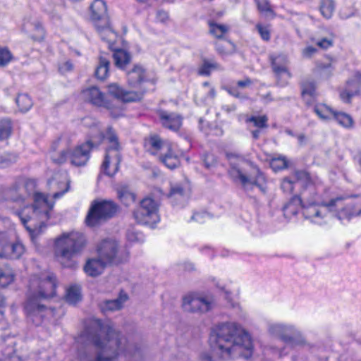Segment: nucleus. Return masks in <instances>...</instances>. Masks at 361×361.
Returning <instances> with one entry per match:
<instances>
[{
	"label": "nucleus",
	"instance_id": "obj_1",
	"mask_svg": "<svg viewBox=\"0 0 361 361\" xmlns=\"http://www.w3.org/2000/svg\"><path fill=\"white\" fill-rule=\"evenodd\" d=\"M82 336L87 338L94 349L82 353L79 361H117L121 356H134L137 350L119 331L97 319L87 322Z\"/></svg>",
	"mask_w": 361,
	"mask_h": 361
},
{
	"label": "nucleus",
	"instance_id": "obj_2",
	"mask_svg": "<svg viewBox=\"0 0 361 361\" xmlns=\"http://www.w3.org/2000/svg\"><path fill=\"white\" fill-rule=\"evenodd\" d=\"M213 351L224 360L242 356L250 357L252 343L249 334L236 323H222L210 336Z\"/></svg>",
	"mask_w": 361,
	"mask_h": 361
},
{
	"label": "nucleus",
	"instance_id": "obj_3",
	"mask_svg": "<svg viewBox=\"0 0 361 361\" xmlns=\"http://www.w3.org/2000/svg\"><path fill=\"white\" fill-rule=\"evenodd\" d=\"M87 244L85 235L80 232L64 233L56 240L55 255L64 268L75 269L78 267L76 259Z\"/></svg>",
	"mask_w": 361,
	"mask_h": 361
},
{
	"label": "nucleus",
	"instance_id": "obj_4",
	"mask_svg": "<svg viewBox=\"0 0 361 361\" xmlns=\"http://www.w3.org/2000/svg\"><path fill=\"white\" fill-rule=\"evenodd\" d=\"M230 177L239 180L245 188L250 185H255L263 192H267L265 178L259 169L251 162L231 163L228 170Z\"/></svg>",
	"mask_w": 361,
	"mask_h": 361
},
{
	"label": "nucleus",
	"instance_id": "obj_5",
	"mask_svg": "<svg viewBox=\"0 0 361 361\" xmlns=\"http://www.w3.org/2000/svg\"><path fill=\"white\" fill-rule=\"evenodd\" d=\"M97 256L107 266L118 265L128 260V253L114 238H107L97 245Z\"/></svg>",
	"mask_w": 361,
	"mask_h": 361
},
{
	"label": "nucleus",
	"instance_id": "obj_6",
	"mask_svg": "<svg viewBox=\"0 0 361 361\" xmlns=\"http://www.w3.org/2000/svg\"><path fill=\"white\" fill-rule=\"evenodd\" d=\"M268 332L291 347L309 345L303 334L293 325L271 323L268 326Z\"/></svg>",
	"mask_w": 361,
	"mask_h": 361
},
{
	"label": "nucleus",
	"instance_id": "obj_7",
	"mask_svg": "<svg viewBox=\"0 0 361 361\" xmlns=\"http://www.w3.org/2000/svg\"><path fill=\"white\" fill-rule=\"evenodd\" d=\"M118 206L112 201L93 202L85 218L89 227H96L105 223L116 213Z\"/></svg>",
	"mask_w": 361,
	"mask_h": 361
},
{
	"label": "nucleus",
	"instance_id": "obj_8",
	"mask_svg": "<svg viewBox=\"0 0 361 361\" xmlns=\"http://www.w3.org/2000/svg\"><path fill=\"white\" fill-rule=\"evenodd\" d=\"M151 152L153 154L159 153V159L167 168L173 169L180 165L178 156L173 151L172 145L165 143L159 136L154 135L149 138Z\"/></svg>",
	"mask_w": 361,
	"mask_h": 361
},
{
	"label": "nucleus",
	"instance_id": "obj_9",
	"mask_svg": "<svg viewBox=\"0 0 361 361\" xmlns=\"http://www.w3.org/2000/svg\"><path fill=\"white\" fill-rule=\"evenodd\" d=\"M159 204L151 197L142 200L139 207L134 211L133 216L139 224L153 226L159 221Z\"/></svg>",
	"mask_w": 361,
	"mask_h": 361
},
{
	"label": "nucleus",
	"instance_id": "obj_10",
	"mask_svg": "<svg viewBox=\"0 0 361 361\" xmlns=\"http://www.w3.org/2000/svg\"><path fill=\"white\" fill-rule=\"evenodd\" d=\"M271 66L276 78V85L280 87H286L289 84L292 78V73L287 66L289 63L286 56L279 55L270 56Z\"/></svg>",
	"mask_w": 361,
	"mask_h": 361
},
{
	"label": "nucleus",
	"instance_id": "obj_11",
	"mask_svg": "<svg viewBox=\"0 0 361 361\" xmlns=\"http://www.w3.org/2000/svg\"><path fill=\"white\" fill-rule=\"evenodd\" d=\"M37 285V294L40 298H49L55 295L56 277L53 274H43L40 277L35 276L31 286L35 288Z\"/></svg>",
	"mask_w": 361,
	"mask_h": 361
},
{
	"label": "nucleus",
	"instance_id": "obj_12",
	"mask_svg": "<svg viewBox=\"0 0 361 361\" xmlns=\"http://www.w3.org/2000/svg\"><path fill=\"white\" fill-rule=\"evenodd\" d=\"M104 138L108 141L109 146L106 149V162L104 166L107 165L110 159L116 169V166L119 161H121V155L120 153L121 146L118 142V137L111 127L107 128Z\"/></svg>",
	"mask_w": 361,
	"mask_h": 361
},
{
	"label": "nucleus",
	"instance_id": "obj_13",
	"mask_svg": "<svg viewBox=\"0 0 361 361\" xmlns=\"http://www.w3.org/2000/svg\"><path fill=\"white\" fill-rule=\"evenodd\" d=\"M182 307L188 312L204 314L212 308V303L207 298L188 295L183 298Z\"/></svg>",
	"mask_w": 361,
	"mask_h": 361
},
{
	"label": "nucleus",
	"instance_id": "obj_14",
	"mask_svg": "<svg viewBox=\"0 0 361 361\" xmlns=\"http://www.w3.org/2000/svg\"><path fill=\"white\" fill-rule=\"evenodd\" d=\"M108 92L117 99L124 102H133L140 100L145 91H126L117 83H111L108 85Z\"/></svg>",
	"mask_w": 361,
	"mask_h": 361
},
{
	"label": "nucleus",
	"instance_id": "obj_15",
	"mask_svg": "<svg viewBox=\"0 0 361 361\" xmlns=\"http://www.w3.org/2000/svg\"><path fill=\"white\" fill-rule=\"evenodd\" d=\"M92 140H87L85 143L77 147L70 154L71 163L76 166H81L86 164L90 158V150L99 145Z\"/></svg>",
	"mask_w": 361,
	"mask_h": 361
},
{
	"label": "nucleus",
	"instance_id": "obj_16",
	"mask_svg": "<svg viewBox=\"0 0 361 361\" xmlns=\"http://www.w3.org/2000/svg\"><path fill=\"white\" fill-rule=\"evenodd\" d=\"M83 99L97 106L111 109V104L106 99L104 94L96 86H92L82 90Z\"/></svg>",
	"mask_w": 361,
	"mask_h": 361
},
{
	"label": "nucleus",
	"instance_id": "obj_17",
	"mask_svg": "<svg viewBox=\"0 0 361 361\" xmlns=\"http://www.w3.org/2000/svg\"><path fill=\"white\" fill-rule=\"evenodd\" d=\"M53 205L50 204L47 197L42 193L35 192L34 195V202L32 206L33 214L40 219H49V211Z\"/></svg>",
	"mask_w": 361,
	"mask_h": 361
},
{
	"label": "nucleus",
	"instance_id": "obj_18",
	"mask_svg": "<svg viewBox=\"0 0 361 361\" xmlns=\"http://www.w3.org/2000/svg\"><path fill=\"white\" fill-rule=\"evenodd\" d=\"M90 17L94 25L100 23L106 25L109 18L106 2L103 0H94L90 6Z\"/></svg>",
	"mask_w": 361,
	"mask_h": 361
},
{
	"label": "nucleus",
	"instance_id": "obj_19",
	"mask_svg": "<svg viewBox=\"0 0 361 361\" xmlns=\"http://www.w3.org/2000/svg\"><path fill=\"white\" fill-rule=\"evenodd\" d=\"M157 114L163 126L165 128L174 131L180 128L182 123V118L180 115L164 110H159Z\"/></svg>",
	"mask_w": 361,
	"mask_h": 361
},
{
	"label": "nucleus",
	"instance_id": "obj_20",
	"mask_svg": "<svg viewBox=\"0 0 361 361\" xmlns=\"http://www.w3.org/2000/svg\"><path fill=\"white\" fill-rule=\"evenodd\" d=\"M356 78L347 82L345 89L341 92V99L346 103H350L351 98L358 94L361 86V74L355 75Z\"/></svg>",
	"mask_w": 361,
	"mask_h": 361
},
{
	"label": "nucleus",
	"instance_id": "obj_21",
	"mask_svg": "<svg viewBox=\"0 0 361 361\" xmlns=\"http://www.w3.org/2000/svg\"><path fill=\"white\" fill-rule=\"evenodd\" d=\"M106 267L108 266L97 256L87 259L83 270L89 276L97 277L103 273Z\"/></svg>",
	"mask_w": 361,
	"mask_h": 361
},
{
	"label": "nucleus",
	"instance_id": "obj_22",
	"mask_svg": "<svg viewBox=\"0 0 361 361\" xmlns=\"http://www.w3.org/2000/svg\"><path fill=\"white\" fill-rule=\"evenodd\" d=\"M45 310L46 307L44 305L37 304L33 300H29L25 305V310L28 317L36 325L41 323L42 318L44 317L43 312Z\"/></svg>",
	"mask_w": 361,
	"mask_h": 361
},
{
	"label": "nucleus",
	"instance_id": "obj_23",
	"mask_svg": "<svg viewBox=\"0 0 361 361\" xmlns=\"http://www.w3.org/2000/svg\"><path fill=\"white\" fill-rule=\"evenodd\" d=\"M66 144V142L61 139L53 144L51 159L54 163L61 164L67 160L68 151L65 148Z\"/></svg>",
	"mask_w": 361,
	"mask_h": 361
},
{
	"label": "nucleus",
	"instance_id": "obj_24",
	"mask_svg": "<svg viewBox=\"0 0 361 361\" xmlns=\"http://www.w3.org/2000/svg\"><path fill=\"white\" fill-rule=\"evenodd\" d=\"M94 26L101 39L106 42L109 44V47L111 49L117 35L111 27L110 21L107 20L106 25L100 23L96 24Z\"/></svg>",
	"mask_w": 361,
	"mask_h": 361
},
{
	"label": "nucleus",
	"instance_id": "obj_25",
	"mask_svg": "<svg viewBox=\"0 0 361 361\" xmlns=\"http://www.w3.org/2000/svg\"><path fill=\"white\" fill-rule=\"evenodd\" d=\"M128 300L126 294H121L119 297L114 300H106L99 303L101 311L106 314L109 312L119 310L122 308L123 304Z\"/></svg>",
	"mask_w": 361,
	"mask_h": 361
},
{
	"label": "nucleus",
	"instance_id": "obj_26",
	"mask_svg": "<svg viewBox=\"0 0 361 361\" xmlns=\"http://www.w3.org/2000/svg\"><path fill=\"white\" fill-rule=\"evenodd\" d=\"M128 82L132 88H137L145 78V71L140 66H135L127 73Z\"/></svg>",
	"mask_w": 361,
	"mask_h": 361
},
{
	"label": "nucleus",
	"instance_id": "obj_27",
	"mask_svg": "<svg viewBox=\"0 0 361 361\" xmlns=\"http://www.w3.org/2000/svg\"><path fill=\"white\" fill-rule=\"evenodd\" d=\"M116 191L118 199L126 206H130L135 201V194L128 186H118Z\"/></svg>",
	"mask_w": 361,
	"mask_h": 361
},
{
	"label": "nucleus",
	"instance_id": "obj_28",
	"mask_svg": "<svg viewBox=\"0 0 361 361\" xmlns=\"http://www.w3.org/2000/svg\"><path fill=\"white\" fill-rule=\"evenodd\" d=\"M4 199L6 201H11L14 202H23L24 201V196L21 192V188L17 185L5 189L3 191Z\"/></svg>",
	"mask_w": 361,
	"mask_h": 361
},
{
	"label": "nucleus",
	"instance_id": "obj_29",
	"mask_svg": "<svg viewBox=\"0 0 361 361\" xmlns=\"http://www.w3.org/2000/svg\"><path fill=\"white\" fill-rule=\"evenodd\" d=\"M110 61L105 56H101L99 63L95 70V76L97 79L104 80L109 75Z\"/></svg>",
	"mask_w": 361,
	"mask_h": 361
},
{
	"label": "nucleus",
	"instance_id": "obj_30",
	"mask_svg": "<svg viewBox=\"0 0 361 361\" xmlns=\"http://www.w3.org/2000/svg\"><path fill=\"white\" fill-rule=\"evenodd\" d=\"M25 252V247L20 243H11L4 252L5 258L19 259Z\"/></svg>",
	"mask_w": 361,
	"mask_h": 361
},
{
	"label": "nucleus",
	"instance_id": "obj_31",
	"mask_svg": "<svg viewBox=\"0 0 361 361\" xmlns=\"http://www.w3.org/2000/svg\"><path fill=\"white\" fill-rule=\"evenodd\" d=\"M300 207H302L300 197L298 196H294L283 206V210L284 215L288 216L296 215L298 213V210Z\"/></svg>",
	"mask_w": 361,
	"mask_h": 361
},
{
	"label": "nucleus",
	"instance_id": "obj_32",
	"mask_svg": "<svg viewBox=\"0 0 361 361\" xmlns=\"http://www.w3.org/2000/svg\"><path fill=\"white\" fill-rule=\"evenodd\" d=\"M169 197L173 202L179 200L184 203L188 200V195L186 190L183 186L180 185H175L171 188Z\"/></svg>",
	"mask_w": 361,
	"mask_h": 361
},
{
	"label": "nucleus",
	"instance_id": "obj_33",
	"mask_svg": "<svg viewBox=\"0 0 361 361\" xmlns=\"http://www.w3.org/2000/svg\"><path fill=\"white\" fill-rule=\"evenodd\" d=\"M302 214L305 219H311L312 222L318 224H322V221L317 220V219H323L324 216L322 214V212L315 206L311 205L304 208Z\"/></svg>",
	"mask_w": 361,
	"mask_h": 361
},
{
	"label": "nucleus",
	"instance_id": "obj_34",
	"mask_svg": "<svg viewBox=\"0 0 361 361\" xmlns=\"http://www.w3.org/2000/svg\"><path fill=\"white\" fill-rule=\"evenodd\" d=\"M113 57L115 65L120 68H124L130 61V54L122 49L116 50L114 53Z\"/></svg>",
	"mask_w": 361,
	"mask_h": 361
},
{
	"label": "nucleus",
	"instance_id": "obj_35",
	"mask_svg": "<svg viewBox=\"0 0 361 361\" xmlns=\"http://www.w3.org/2000/svg\"><path fill=\"white\" fill-rule=\"evenodd\" d=\"M209 33L219 39H224V36L228 31V27L224 24L216 23L214 21L209 22Z\"/></svg>",
	"mask_w": 361,
	"mask_h": 361
},
{
	"label": "nucleus",
	"instance_id": "obj_36",
	"mask_svg": "<svg viewBox=\"0 0 361 361\" xmlns=\"http://www.w3.org/2000/svg\"><path fill=\"white\" fill-rule=\"evenodd\" d=\"M259 11L266 18H274L276 13L268 0H255Z\"/></svg>",
	"mask_w": 361,
	"mask_h": 361
},
{
	"label": "nucleus",
	"instance_id": "obj_37",
	"mask_svg": "<svg viewBox=\"0 0 361 361\" xmlns=\"http://www.w3.org/2000/svg\"><path fill=\"white\" fill-rule=\"evenodd\" d=\"M216 51L222 55L231 54L234 51V44L224 39H219L215 43Z\"/></svg>",
	"mask_w": 361,
	"mask_h": 361
},
{
	"label": "nucleus",
	"instance_id": "obj_38",
	"mask_svg": "<svg viewBox=\"0 0 361 361\" xmlns=\"http://www.w3.org/2000/svg\"><path fill=\"white\" fill-rule=\"evenodd\" d=\"M314 112L319 118L324 121L330 119L331 116L334 115V111L329 106L324 104H318L314 106Z\"/></svg>",
	"mask_w": 361,
	"mask_h": 361
},
{
	"label": "nucleus",
	"instance_id": "obj_39",
	"mask_svg": "<svg viewBox=\"0 0 361 361\" xmlns=\"http://www.w3.org/2000/svg\"><path fill=\"white\" fill-rule=\"evenodd\" d=\"M333 116L341 126L345 128H351L354 126V121L349 114L334 111Z\"/></svg>",
	"mask_w": 361,
	"mask_h": 361
},
{
	"label": "nucleus",
	"instance_id": "obj_40",
	"mask_svg": "<svg viewBox=\"0 0 361 361\" xmlns=\"http://www.w3.org/2000/svg\"><path fill=\"white\" fill-rule=\"evenodd\" d=\"M16 102L22 112L27 111L32 106L31 98L26 94H19L16 99Z\"/></svg>",
	"mask_w": 361,
	"mask_h": 361
},
{
	"label": "nucleus",
	"instance_id": "obj_41",
	"mask_svg": "<svg viewBox=\"0 0 361 361\" xmlns=\"http://www.w3.org/2000/svg\"><path fill=\"white\" fill-rule=\"evenodd\" d=\"M219 68V65L215 61L204 59L198 69V73L201 75H209L212 71L218 69Z\"/></svg>",
	"mask_w": 361,
	"mask_h": 361
},
{
	"label": "nucleus",
	"instance_id": "obj_42",
	"mask_svg": "<svg viewBox=\"0 0 361 361\" xmlns=\"http://www.w3.org/2000/svg\"><path fill=\"white\" fill-rule=\"evenodd\" d=\"M81 299L80 290L79 287L73 286L67 290L66 300L67 302L75 305Z\"/></svg>",
	"mask_w": 361,
	"mask_h": 361
},
{
	"label": "nucleus",
	"instance_id": "obj_43",
	"mask_svg": "<svg viewBox=\"0 0 361 361\" xmlns=\"http://www.w3.org/2000/svg\"><path fill=\"white\" fill-rule=\"evenodd\" d=\"M334 2L333 0H321L320 11L326 18H330L334 11Z\"/></svg>",
	"mask_w": 361,
	"mask_h": 361
},
{
	"label": "nucleus",
	"instance_id": "obj_44",
	"mask_svg": "<svg viewBox=\"0 0 361 361\" xmlns=\"http://www.w3.org/2000/svg\"><path fill=\"white\" fill-rule=\"evenodd\" d=\"M12 125L9 118L0 121V140L7 139L11 134Z\"/></svg>",
	"mask_w": 361,
	"mask_h": 361
},
{
	"label": "nucleus",
	"instance_id": "obj_45",
	"mask_svg": "<svg viewBox=\"0 0 361 361\" xmlns=\"http://www.w3.org/2000/svg\"><path fill=\"white\" fill-rule=\"evenodd\" d=\"M302 96L305 97L308 95L314 97L316 94V86L313 81L305 80L301 82Z\"/></svg>",
	"mask_w": 361,
	"mask_h": 361
},
{
	"label": "nucleus",
	"instance_id": "obj_46",
	"mask_svg": "<svg viewBox=\"0 0 361 361\" xmlns=\"http://www.w3.org/2000/svg\"><path fill=\"white\" fill-rule=\"evenodd\" d=\"M14 280V274L10 269H0V286L6 287Z\"/></svg>",
	"mask_w": 361,
	"mask_h": 361
},
{
	"label": "nucleus",
	"instance_id": "obj_47",
	"mask_svg": "<svg viewBox=\"0 0 361 361\" xmlns=\"http://www.w3.org/2000/svg\"><path fill=\"white\" fill-rule=\"evenodd\" d=\"M17 155L8 152H0V168H4L15 163L17 160Z\"/></svg>",
	"mask_w": 361,
	"mask_h": 361
},
{
	"label": "nucleus",
	"instance_id": "obj_48",
	"mask_svg": "<svg viewBox=\"0 0 361 361\" xmlns=\"http://www.w3.org/2000/svg\"><path fill=\"white\" fill-rule=\"evenodd\" d=\"M361 214V208L357 212H355L353 209V205H348L341 209V212L337 214L339 219L346 218L350 219L353 216H359Z\"/></svg>",
	"mask_w": 361,
	"mask_h": 361
},
{
	"label": "nucleus",
	"instance_id": "obj_49",
	"mask_svg": "<svg viewBox=\"0 0 361 361\" xmlns=\"http://www.w3.org/2000/svg\"><path fill=\"white\" fill-rule=\"evenodd\" d=\"M246 121L253 123L254 126L259 128H265L268 126V117L266 115L260 116H251L248 118Z\"/></svg>",
	"mask_w": 361,
	"mask_h": 361
},
{
	"label": "nucleus",
	"instance_id": "obj_50",
	"mask_svg": "<svg viewBox=\"0 0 361 361\" xmlns=\"http://www.w3.org/2000/svg\"><path fill=\"white\" fill-rule=\"evenodd\" d=\"M111 159H110L109 163L107 164V165H106V166H104V164L106 162V156L104 157V160L102 163V167H101V169L102 171V172L104 173H105L106 175L109 176H114L119 169V165H120V163L121 161L118 162L117 166H116V169L115 170V171H114L115 167L113 165V163L111 161Z\"/></svg>",
	"mask_w": 361,
	"mask_h": 361
},
{
	"label": "nucleus",
	"instance_id": "obj_51",
	"mask_svg": "<svg viewBox=\"0 0 361 361\" xmlns=\"http://www.w3.org/2000/svg\"><path fill=\"white\" fill-rule=\"evenodd\" d=\"M270 164L274 171L282 170L288 166V162L285 157L274 158L271 159Z\"/></svg>",
	"mask_w": 361,
	"mask_h": 361
},
{
	"label": "nucleus",
	"instance_id": "obj_52",
	"mask_svg": "<svg viewBox=\"0 0 361 361\" xmlns=\"http://www.w3.org/2000/svg\"><path fill=\"white\" fill-rule=\"evenodd\" d=\"M12 60V54L7 48H0V66H5Z\"/></svg>",
	"mask_w": 361,
	"mask_h": 361
},
{
	"label": "nucleus",
	"instance_id": "obj_53",
	"mask_svg": "<svg viewBox=\"0 0 361 361\" xmlns=\"http://www.w3.org/2000/svg\"><path fill=\"white\" fill-rule=\"evenodd\" d=\"M33 27L35 33L33 34L32 38L37 41L42 40L44 37V30L42 25L39 22H35L33 23Z\"/></svg>",
	"mask_w": 361,
	"mask_h": 361
},
{
	"label": "nucleus",
	"instance_id": "obj_54",
	"mask_svg": "<svg viewBox=\"0 0 361 361\" xmlns=\"http://www.w3.org/2000/svg\"><path fill=\"white\" fill-rule=\"evenodd\" d=\"M7 236L5 233L0 232V257H5L4 252L10 245Z\"/></svg>",
	"mask_w": 361,
	"mask_h": 361
},
{
	"label": "nucleus",
	"instance_id": "obj_55",
	"mask_svg": "<svg viewBox=\"0 0 361 361\" xmlns=\"http://www.w3.org/2000/svg\"><path fill=\"white\" fill-rule=\"evenodd\" d=\"M343 200V197H338L336 198L331 200L329 202H323L321 203V205L328 208L329 211H335L336 207L338 206V204L341 202Z\"/></svg>",
	"mask_w": 361,
	"mask_h": 361
},
{
	"label": "nucleus",
	"instance_id": "obj_56",
	"mask_svg": "<svg viewBox=\"0 0 361 361\" xmlns=\"http://www.w3.org/2000/svg\"><path fill=\"white\" fill-rule=\"evenodd\" d=\"M203 162L207 169H210L216 165L217 160L214 154L207 153L203 157Z\"/></svg>",
	"mask_w": 361,
	"mask_h": 361
},
{
	"label": "nucleus",
	"instance_id": "obj_57",
	"mask_svg": "<svg viewBox=\"0 0 361 361\" xmlns=\"http://www.w3.org/2000/svg\"><path fill=\"white\" fill-rule=\"evenodd\" d=\"M256 28L264 40L269 41L270 39V31L267 26H262L260 24H257Z\"/></svg>",
	"mask_w": 361,
	"mask_h": 361
},
{
	"label": "nucleus",
	"instance_id": "obj_58",
	"mask_svg": "<svg viewBox=\"0 0 361 361\" xmlns=\"http://www.w3.org/2000/svg\"><path fill=\"white\" fill-rule=\"evenodd\" d=\"M294 181L288 178H284L282 180L281 188L283 192L290 193L293 190Z\"/></svg>",
	"mask_w": 361,
	"mask_h": 361
},
{
	"label": "nucleus",
	"instance_id": "obj_59",
	"mask_svg": "<svg viewBox=\"0 0 361 361\" xmlns=\"http://www.w3.org/2000/svg\"><path fill=\"white\" fill-rule=\"evenodd\" d=\"M317 45L322 49H326L333 45V41L331 39L323 38L317 42Z\"/></svg>",
	"mask_w": 361,
	"mask_h": 361
},
{
	"label": "nucleus",
	"instance_id": "obj_60",
	"mask_svg": "<svg viewBox=\"0 0 361 361\" xmlns=\"http://www.w3.org/2000/svg\"><path fill=\"white\" fill-rule=\"evenodd\" d=\"M294 176L297 180H307L310 178L308 173L305 171H296L294 173Z\"/></svg>",
	"mask_w": 361,
	"mask_h": 361
},
{
	"label": "nucleus",
	"instance_id": "obj_61",
	"mask_svg": "<svg viewBox=\"0 0 361 361\" xmlns=\"http://www.w3.org/2000/svg\"><path fill=\"white\" fill-rule=\"evenodd\" d=\"M127 237L130 241L134 242L141 240L142 236L140 233H136L133 231H128L127 233Z\"/></svg>",
	"mask_w": 361,
	"mask_h": 361
},
{
	"label": "nucleus",
	"instance_id": "obj_62",
	"mask_svg": "<svg viewBox=\"0 0 361 361\" xmlns=\"http://www.w3.org/2000/svg\"><path fill=\"white\" fill-rule=\"evenodd\" d=\"M317 52V49L313 47H307L302 51V54L305 57H311Z\"/></svg>",
	"mask_w": 361,
	"mask_h": 361
},
{
	"label": "nucleus",
	"instance_id": "obj_63",
	"mask_svg": "<svg viewBox=\"0 0 361 361\" xmlns=\"http://www.w3.org/2000/svg\"><path fill=\"white\" fill-rule=\"evenodd\" d=\"M200 361H216L209 353L203 352L200 355Z\"/></svg>",
	"mask_w": 361,
	"mask_h": 361
},
{
	"label": "nucleus",
	"instance_id": "obj_64",
	"mask_svg": "<svg viewBox=\"0 0 361 361\" xmlns=\"http://www.w3.org/2000/svg\"><path fill=\"white\" fill-rule=\"evenodd\" d=\"M59 69L62 72L71 71L73 69V64L70 61H66L60 66Z\"/></svg>",
	"mask_w": 361,
	"mask_h": 361
}]
</instances>
